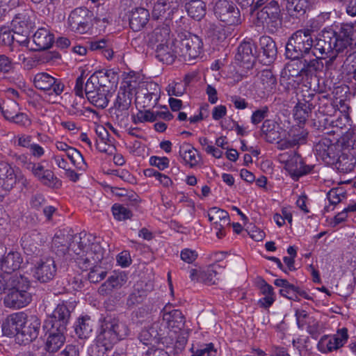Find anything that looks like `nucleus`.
<instances>
[{
    "mask_svg": "<svg viewBox=\"0 0 356 356\" xmlns=\"http://www.w3.org/2000/svg\"><path fill=\"white\" fill-rule=\"evenodd\" d=\"M163 321H165V324L168 325V328L175 333L181 332L183 335L181 338V341L183 343L186 342L190 329L185 327V317L180 310L174 309L171 312L164 313Z\"/></svg>",
    "mask_w": 356,
    "mask_h": 356,
    "instance_id": "2eb2a0df",
    "label": "nucleus"
},
{
    "mask_svg": "<svg viewBox=\"0 0 356 356\" xmlns=\"http://www.w3.org/2000/svg\"><path fill=\"white\" fill-rule=\"evenodd\" d=\"M153 112L146 111L145 112L140 111L136 116L134 117V122L138 124L144 122H154Z\"/></svg>",
    "mask_w": 356,
    "mask_h": 356,
    "instance_id": "0e129e2a",
    "label": "nucleus"
},
{
    "mask_svg": "<svg viewBox=\"0 0 356 356\" xmlns=\"http://www.w3.org/2000/svg\"><path fill=\"white\" fill-rule=\"evenodd\" d=\"M216 17L227 25H237L241 23V15L236 5L227 0H218L213 6Z\"/></svg>",
    "mask_w": 356,
    "mask_h": 356,
    "instance_id": "6e6552de",
    "label": "nucleus"
},
{
    "mask_svg": "<svg viewBox=\"0 0 356 356\" xmlns=\"http://www.w3.org/2000/svg\"><path fill=\"white\" fill-rule=\"evenodd\" d=\"M333 50L334 54L338 55L352 44V29L350 27H341L339 33L334 31Z\"/></svg>",
    "mask_w": 356,
    "mask_h": 356,
    "instance_id": "5701e85b",
    "label": "nucleus"
},
{
    "mask_svg": "<svg viewBox=\"0 0 356 356\" xmlns=\"http://www.w3.org/2000/svg\"><path fill=\"white\" fill-rule=\"evenodd\" d=\"M314 32L312 27H306L295 31L289 37L286 45V57L296 60L312 54Z\"/></svg>",
    "mask_w": 356,
    "mask_h": 356,
    "instance_id": "7ed1b4c3",
    "label": "nucleus"
},
{
    "mask_svg": "<svg viewBox=\"0 0 356 356\" xmlns=\"http://www.w3.org/2000/svg\"><path fill=\"white\" fill-rule=\"evenodd\" d=\"M132 92L125 88L118 91L114 106L110 109L112 118L118 122H122L129 116L128 110L131 104Z\"/></svg>",
    "mask_w": 356,
    "mask_h": 356,
    "instance_id": "1a4fd4ad",
    "label": "nucleus"
},
{
    "mask_svg": "<svg viewBox=\"0 0 356 356\" xmlns=\"http://www.w3.org/2000/svg\"><path fill=\"white\" fill-rule=\"evenodd\" d=\"M156 56L158 59L168 65L172 64L175 58L179 56L176 44V40L169 43L157 44L156 49Z\"/></svg>",
    "mask_w": 356,
    "mask_h": 356,
    "instance_id": "b1692460",
    "label": "nucleus"
},
{
    "mask_svg": "<svg viewBox=\"0 0 356 356\" xmlns=\"http://www.w3.org/2000/svg\"><path fill=\"white\" fill-rule=\"evenodd\" d=\"M159 323H153L149 328L143 329L139 334L140 341L145 345H151L154 347L159 341V335L162 334L158 331Z\"/></svg>",
    "mask_w": 356,
    "mask_h": 356,
    "instance_id": "2f4dec72",
    "label": "nucleus"
},
{
    "mask_svg": "<svg viewBox=\"0 0 356 356\" xmlns=\"http://www.w3.org/2000/svg\"><path fill=\"white\" fill-rule=\"evenodd\" d=\"M15 38L12 31L6 27L0 28V43L4 45H10L13 43Z\"/></svg>",
    "mask_w": 356,
    "mask_h": 356,
    "instance_id": "052dcab7",
    "label": "nucleus"
},
{
    "mask_svg": "<svg viewBox=\"0 0 356 356\" xmlns=\"http://www.w3.org/2000/svg\"><path fill=\"white\" fill-rule=\"evenodd\" d=\"M90 11L86 8H77L70 15L69 25L72 31L83 33L89 29Z\"/></svg>",
    "mask_w": 356,
    "mask_h": 356,
    "instance_id": "a211bd4d",
    "label": "nucleus"
},
{
    "mask_svg": "<svg viewBox=\"0 0 356 356\" xmlns=\"http://www.w3.org/2000/svg\"><path fill=\"white\" fill-rule=\"evenodd\" d=\"M83 98L79 97L73 101L72 104L68 109L69 113L71 115L76 116L85 115V113L87 111L91 112V109L86 108L83 106Z\"/></svg>",
    "mask_w": 356,
    "mask_h": 356,
    "instance_id": "4d7b16f0",
    "label": "nucleus"
},
{
    "mask_svg": "<svg viewBox=\"0 0 356 356\" xmlns=\"http://www.w3.org/2000/svg\"><path fill=\"white\" fill-rule=\"evenodd\" d=\"M260 44L264 56L268 59V62L272 61L277 55L275 42L270 37L266 36L260 39Z\"/></svg>",
    "mask_w": 356,
    "mask_h": 356,
    "instance_id": "09e8293b",
    "label": "nucleus"
},
{
    "mask_svg": "<svg viewBox=\"0 0 356 356\" xmlns=\"http://www.w3.org/2000/svg\"><path fill=\"white\" fill-rule=\"evenodd\" d=\"M272 127H274L272 121L266 120L264 122L261 129V133L265 135V140L270 143H273L276 140L275 137H271V134H276V131H274Z\"/></svg>",
    "mask_w": 356,
    "mask_h": 356,
    "instance_id": "bf43d9fd",
    "label": "nucleus"
},
{
    "mask_svg": "<svg viewBox=\"0 0 356 356\" xmlns=\"http://www.w3.org/2000/svg\"><path fill=\"white\" fill-rule=\"evenodd\" d=\"M114 289L122 286L127 281V276L124 272H113L108 278Z\"/></svg>",
    "mask_w": 356,
    "mask_h": 356,
    "instance_id": "13d9d810",
    "label": "nucleus"
},
{
    "mask_svg": "<svg viewBox=\"0 0 356 356\" xmlns=\"http://www.w3.org/2000/svg\"><path fill=\"white\" fill-rule=\"evenodd\" d=\"M74 308V306L72 302H62L58 304L51 316V327H58L60 331H65Z\"/></svg>",
    "mask_w": 356,
    "mask_h": 356,
    "instance_id": "dca6fc26",
    "label": "nucleus"
},
{
    "mask_svg": "<svg viewBox=\"0 0 356 356\" xmlns=\"http://www.w3.org/2000/svg\"><path fill=\"white\" fill-rule=\"evenodd\" d=\"M11 26L12 31L18 37L16 40L19 42L26 41L35 26L33 13L26 10L17 14L12 20Z\"/></svg>",
    "mask_w": 356,
    "mask_h": 356,
    "instance_id": "423d86ee",
    "label": "nucleus"
},
{
    "mask_svg": "<svg viewBox=\"0 0 356 356\" xmlns=\"http://www.w3.org/2000/svg\"><path fill=\"white\" fill-rule=\"evenodd\" d=\"M278 3L273 0L256 12L254 23L257 26H262L268 29L269 32L274 33L282 25Z\"/></svg>",
    "mask_w": 356,
    "mask_h": 356,
    "instance_id": "20e7f679",
    "label": "nucleus"
},
{
    "mask_svg": "<svg viewBox=\"0 0 356 356\" xmlns=\"http://www.w3.org/2000/svg\"><path fill=\"white\" fill-rule=\"evenodd\" d=\"M250 42H243L238 47L236 60L248 65H252L255 60L256 50Z\"/></svg>",
    "mask_w": 356,
    "mask_h": 356,
    "instance_id": "c756f323",
    "label": "nucleus"
},
{
    "mask_svg": "<svg viewBox=\"0 0 356 356\" xmlns=\"http://www.w3.org/2000/svg\"><path fill=\"white\" fill-rule=\"evenodd\" d=\"M33 40L38 50L47 49L52 45L54 36L46 29H39L33 35Z\"/></svg>",
    "mask_w": 356,
    "mask_h": 356,
    "instance_id": "473e14b6",
    "label": "nucleus"
},
{
    "mask_svg": "<svg viewBox=\"0 0 356 356\" xmlns=\"http://www.w3.org/2000/svg\"><path fill=\"white\" fill-rule=\"evenodd\" d=\"M321 58H316L310 60H304L302 67L297 74H291L293 76H299L302 74L305 75L312 74L320 71L323 67V63L321 61Z\"/></svg>",
    "mask_w": 356,
    "mask_h": 356,
    "instance_id": "37998d69",
    "label": "nucleus"
},
{
    "mask_svg": "<svg viewBox=\"0 0 356 356\" xmlns=\"http://www.w3.org/2000/svg\"><path fill=\"white\" fill-rule=\"evenodd\" d=\"M47 241L46 237L42 234L33 232L29 236H25L23 240L24 248H29L33 253H36L38 246L42 245Z\"/></svg>",
    "mask_w": 356,
    "mask_h": 356,
    "instance_id": "79ce46f5",
    "label": "nucleus"
},
{
    "mask_svg": "<svg viewBox=\"0 0 356 356\" xmlns=\"http://www.w3.org/2000/svg\"><path fill=\"white\" fill-rule=\"evenodd\" d=\"M6 280L7 289L27 291L30 287L29 279L17 273L13 275H6Z\"/></svg>",
    "mask_w": 356,
    "mask_h": 356,
    "instance_id": "4c0bfd02",
    "label": "nucleus"
},
{
    "mask_svg": "<svg viewBox=\"0 0 356 356\" xmlns=\"http://www.w3.org/2000/svg\"><path fill=\"white\" fill-rule=\"evenodd\" d=\"M346 197V191L343 188H334L327 193V197L332 205H337Z\"/></svg>",
    "mask_w": 356,
    "mask_h": 356,
    "instance_id": "864d4df0",
    "label": "nucleus"
},
{
    "mask_svg": "<svg viewBox=\"0 0 356 356\" xmlns=\"http://www.w3.org/2000/svg\"><path fill=\"white\" fill-rule=\"evenodd\" d=\"M181 259L188 263L192 264L197 258V253L195 250L186 248L181 252Z\"/></svg>",
    "mask_w": 356,
    "mask_h": 356,
    "instance_id": "774afa93",
    "label": "nucleus"
},
{
    "mask_svg": "<svg viewBox=\"0 0 356 356\" xmlns=\"http://www.w3.org/2000/svg\"><path fill=\"white\" fill-rule=\"evenodd\" d=\"M81 237V235H73L65 231H58L52 239L51 249L58 257L69 255L74 257L72 251V245L76 243V238Z\"/></svg>",
    "mask_w": 356,
    "mask_h": 356,
    "instance_id": "9d476101",
    "label": "nucleus"
},
{
    "mask_svg": "<svg viewBox=\"0 0 356 356\" xmlns=\"http://www.w3.org/2000/svg\"><path fill=\"white\" fill-rule=\"evenodd\" d=\"M334 31L332 29H324L319 33L313 40L312 54L316 58H325V56L334 52L333 50Z\"/></svg>",
    "mask_w": 356,
    "mask_h": 356,
    "instance_id": "9b49d317",
    "label": "nucleus"
},
{
    "mask_svg": "<svg viewBox=\"0 0 356 356\" xmlns=\"http://www.w3.org/2000/svg\"><path fill=\"white\" fill-rule=\"evenodd\" d=\"M268 111L269 110L267 106H264L254 111L251 117L252 123L254 124H257L261 122L265 118L267 117Z\"/></svg>",
    "mask_w": 356,
    "mask_h": 356,
    "instance_id": "e2e57ef3",
    "label": "nucleus"
},
{
    "mask_svg": "<svg viewBox=\"0 0 356 356\" xmlns=\"http://www.w3.org/2000/svg\"><path fill=\"white\" fill-rule=\"evenodd\" d=\"M188 15L197 21L206 15V4L202 0H191L186 4Z\"/></svg>",
    "mask_w": 356,
    "mask_h": 356,
    "instance_id": "ea45409f",
    "label": "nucleus"
},
{
    "mask_svg": "<svg viewBox=\"0 0 356 356\" xmlns=\"http://www.w3.org/2000/svg\"><path fill=\"white\" fill-rule=\"evenodd\" d=\"M348 330L345 327L337 331V334L324 335L318 343V349L323 353H327L342 347L348 341Z\"/></svg>",
    "mask_w": 356,
    "mask_h": 356,
    "instance_id": "f8f14e48",
    "label": "nucleus"
},
{
    "mask_svg": "<svg viewBox=\"0 0 356 356\" xmlns=\"http://www.w3.org/2000/svg\"><path fill=\"white\" fill-rule=\"evenodd\" d=\"M172 40L170 38V30L168 26L156 28L149 38L150 42L154 44L169 43Z\"/></svg>",
    "mask_w": 356,
    "mask_h": 356,
    "instance_id": "c03bdc74",
    "label": "nucleus"
},
{
    "mask_svg": "<svg viewBox=\"0 0 356 356\" xmlns=\"http://www.w3.org/2000/svg\"><path fill=\"white\" fill-rule=\"evenodd\" d=\"M259 87L263 90L264 95L270 94L276 87L277 79L270 70H264L259 74Z\"/></svg>",
    "mask_w": 356,
    "mask_h": 356,
    "instance_id": "72a5a7b5",
    "label": "nucleus"
},
{
    "mask_svg": "<svg viewBox=\"0 0 356 356\" xmlns=\"http://www.w3.org/2000/svg\"><path fill=\"white\" fill-rule=\"evenodd\" d=\"M55 145L58 150L66 153V156L76 168L81 170L86 168L83 156L76 149L62 141H56Z\"/></svg>",
    "mask_w": 356,
    "mask_h": 356,
    "instance_id": "393cba45",
    "label": "nucleus"
},
{
    "mask_svg": "<svg viewBox=\"0 0 356 356\" xmlns=\"http://www.w3.org/2000/svg\"><path fill=\"white\" fill-rule=\"evenodd\" d=\"M177 53L186 62H191L197 58L202 51V39L191 33H181L176 39Z\"/></svg>",
    "mask_w": 356,
    "mask_h": 356,
    "instance_id": "39448f33",
    "label": "nucleus"
},
{
    "mask_svg": "<svg viewBox=\"0 0 356 356\" xmlns=\"http://www.w3.org/2000/svg\"><path fill=\"white\" fill-rule=\"evenodd\" d=\"M22 263V258L19 252L10 251L3 255L0 259V268L4 275H10L12 272L19 269Z\"/></svg>",
    "mask_w": 356,
    "mask_h": 356,
    "instance_id": "a878e982",
    "label": "nucleus"
},
{
    "mask_svg": "<svg viewBox=\"0 0 356 356\" xmlns=\"http://www.w3.org/2000/svg\"><path fill=\"white\" fill-rule=\"evenodd\" d=\"M308 7L307 0H286V8L289 15L296 18L303 16Z\"/></svg>",
    "mask_w": 356,
    "mask_h": 356,
    "instance_id": "58836bf2",
    "label": "nucleus"
},
{
    "mask_svg": "<svg viewBox=\"0 0 356 356\" xmlns=\"http://www.w3.org/2000/svg\"><path fill=\"white\" fill-rule=\"evenodd\" d=\"M180 0H156L152 11V17L159 19L167 14L170 17L177 10Z\"/></svg>",
    "mask_w": 356,
    "mask_h": 356,
    "instance_id": "4be33fe9",
    "label": "nucleus"
},
{
    "mask_svg": "<svg viewBox=\"0 0 356 356\" xmlns=\"http://www.w3.org/2000/svg\"><path fill=\"white\" fill-rule=\"evenodd\" d=\"M113 343L109 340L100 339V333L97 337V341L92 347V356H106V353L112 346Z\"/></svg>",
    "mask_w": 356,
    "mask_h": 356,
    "instance_id": "3c124183",
    "label": "nucleus"
},
{
    "mask_svg": "<svg viewBox=\"0 0 356 356\" xmlns=\"http://www.w3.org/2000/svg\"><path fill=\"white\" fill-rule=\"evenodd\" d=\"M7 289L8 291L3 298V304L6 307L20 309L29 304L32 300L31 294L28 291Z\"/></svg>",
    "mask_w": 356,
    "mask_h": 356,
    "instance_id": "6ab92c4d",
    "label": "nucleus"
},
{
    "mask_svg": "<svg viewBox=\"0 0 356 356\" xmlns=\"http://www.w3.org/2000/svg\"><path fill=\"white\" fill-rule=\"evenodd\" d=\"M26 169L30 170L33 176L42 184L52 188H58L62 186V181L56 177L54 172L44 169L39 163H26Z\"/></svg>",
    "mask_w": 356,
    "mask_h": 356,
    "instance_id": "ddd939ff",
    "label": "nucleus"
},
{
    "mask_svg": "<svg viewBox=\"0 0 356 356\" xmlns=\"http://www.w3.org/2000/svg\"><path fill=\"white\" fill-rule=\"evenodd\" d=\"M179 155L183 158L186 163L191 167H193L197 164L196 158L197 150L188 143H184L180 146Z\"/></svg>",
    "mask_w": 356,
    "mask_h": 356,
    "instance_id": "de8ad7c7",
    "label": "nucleus"
},
{
    "mask_svg": "<svg viewBox=\"0 0 356 356\" xmlns=\"http://www.w3.org/2000/svg\"><path fill=\"white\" fill-rule=\"evenodd\" d=\"M307 329L308 332L313 337H317L320 333L321 326L318 321L313 316H310V318H308Z\"/></svg>",
    "mask_w": 356,
    "mask_h": 356,
    "instance_id": "338daca9",
    "label": "nucleus"
},
{
    "mask_svg": "<svg viewBox=\"0 0 356 356\" xmlns=\"http://www.w3.org/2000/svg\"><path fill=\"white\" fill-rule=\"evenodd\" d=\"M56 273V266L52 257H47L37 261L34 268L35 278L42 283L51 280Z\"/></svg>",
    "mask_w": 356,
    "mask_h": 356,
    "instance_id": "f3484780",
    "label": "nucleus"
},
{
    "mask_svg": "<svg viewBox=\"0 0 356 356\" xmlns=\"http://www.w3.org/2000/svg\"><path fill=\"white\" fill-rule=\"evenodd\" d=\"M89 269L90 271L88 275V278L92 283H98L106 276L107 272L97 265L89 268Z\"/></svg>",
    "mask_w": 356,
    "mask_h": 356,
    "instance_id": "6e6d98bb",
    "label": "nucleus"
},
{
    "mask_svg": "<svg viewBox=\"0 0 356 356\" xmlns=\"http://www.w3.org/2000/svg\"><path fill=\"white\" fill-rule=\"evenodd\" d=\"M89 242L86 234H84L83 236L76 237V243L72 245V251L74 254L73 259L83 270L98 265L104 259L105 254L104 249L99 243L90 244Z\"/></svg>",
    "mask_w": 356,
    "mask_h": 356,
    "instance_id": "f03ea898",
    "label": "nucleus"
},
{
    "mask_svg": "<svg viewBox=\"0 0 356 356\" xmlns=\"http://www.w3.org/2000/svg\"><path fill=\"white\" fill-rule=\"evenodd\" d=\"M149 17L148 10L143 8H138L132 10L129 18L131 29L134 31L140 30L147 23Z\"/></svg>",
    "mask_w": 356,
    "mask_h": 356,
    "instance_id": "7c9ffc66",
    "label": "nucleus"
},
{
    "mask_svg": "<svg viewBox=\"0 0 356 356\" xmlns=\"http://www.w3.org/2000/svg\"><path fill=\"white\" fill-rule=\"evenodd\" d=\"M3 175L0 179V198L3 197L14 187L17 182L16 174L9 165L6 166Z\"/></svg>",
    "mask_w": 356,
    "mask_h": 356,
    "instance_id": "c85d7f7f",
    "label": "nucleus"
},
{
    "mask_svg": "<svg viewBox=\"0 0 356 356\" xmlns=\"http://www.w3.org/2000/svg\"><path fill=\"white\" fill-rule=\"evenodd\" d=\"M285 168L293 179H298L300 177L310 172L312 166L305 165L301 156L293 153L291 158L286 161Z\"/></svg>",
    "mask_w": 356,
    "mask_h": 356,
    "instance_id": "412c9836",
    "label": "nucleus"
},
{
    "mask_svg": "<svg viewBox=\"0 0 356 356\" xmlns=\"http://www.w3.org/2000/svg\"><path fill=\"white\" fill-rule=\"evenodd\" d=\"M108 92L109 90L105 88H98L96 92L89 95L88 101L95 106L104 108L108 104Z\"/></svg>",
    "mask_w": 356,
    "mask_h": 356,
    "instance_id": "a18cd8bd",
    "label": "nucleus"
},
{
    "mask_svg": "<svg viewBox=\"0 0 356 356\" xmlns=\"http://www.w3.org/2000/svg\"><path fill=\"white\" fill-rule=\"evenodd\" d=\"M115 74L111 70H102L91 75V81L96 82L99 88L109 90L110 85L115 83Z\"/></svg>",
    "mask_w": 356,
    "mask_h": 356,
    "instance_id": "c9c22d12",
    "label": "nucleus"
},
{
    "mask_svg": "<svg viewBox=\"0 0 356 356\" xmlns=\"http://www.w3.org/2000/svg\"><path fill=\"white\" fill-rule=\"evenodd\" d=\"M289 135L292 137V143L296 145L306 142L308 131L303 127L297 126L291 129Z\"/></svg>",
    "mask_w": 356,
    "mask_h": 356,
    "instance_id": "603ef678",
    "label": "nucleus"
},
{
    "mask_svg": "<svg viewBox=\"0 0 356 356\" xmlns=\"http://www.w3.org/2000/svg\"><path fill=\"white\" fill-rule=\"evenodd\" d=\"M216 354V350L214 348L213 343H209L193 352L191 356H215Z\"/></svg>",
    "mask_w": 356,
    "mask_h": 356,
    "instance_id": "680f3d73",
    "label": "nucleus"
},
{
    "mask_svg": "<svg viewBox=\"0 0 356 356\" xmlns=\"http://www.w3.org/2000/svg\"><path fill=\"white\" fill-rule=\"evenodd\" d=\"M33 83L36 88L48 91L50 95H59L63 92L64 88V85L60 81L46 72L35 74Z\"/></svg>",
    "mask_w": 356,
    "mask_h": 356,
    "instance_id": "4468645a",
    "label": "nucleus"
},
{
    "mask_svg": "<svg viewBox=\"0 0 356 356\" xmlns=\"http://www.w3.org/2000/svg\"><path fill=\"white\" fill-rule=\"evenodd\" d=\"M0 109L3 117L9 121L19 111L18 103L10 98L8 99L0 106Z\"/></svg>",
    "mask_w": 356,
    "mask_h": 356,
    "instance_id": "8fccbe9b",
    "label": "nucleus"
},
{
    "mask_svg": "<svg viewBox=\"0 0 356 356\" xmlns=\"http://www.w3.org/2000/svg\"><path fill=\"white\" fill-rule=\"evenodd\" d=\"M159 86L154 82L147 83L145 87L140 88L139 94L143 95L145 99L144 106H149L156 104L159 97Z\"/></svg>",
    "mask_w": 356,
    "mask_h": 356,
    "instance_id": "f704fd0d",
    "label": "nucleus"
},
{
    "mask_svg": "<svg viewBox=\"0 0 356 356\" xmlns=\"http://www.w3.org/2000/svg\"><path fill=\"white\" fill-rule=\"evenodd\" d=\"M334 159H336L333 165H335L336 168L339 171L348 173L353 170L356 160L353 155L346 154L339 155L338 153H337Z\"/></svg>",
    "mask_w": 356,
    "mask_h": 356,
    "instance_id": "e433bc0d",
    "label": "nucleus"
},
{
    "mask_svg": "<svg viewBox=\"0 0 356 356\" xmlns=\"http://www.w3.org/2000/svg\"><path fill=\"white\" fill-rule=\"evenodd\" d=\"M64 332L65 331H60L58 327H51L46 341V350L48 352H57L63 346L65 341Z\"/></svg>",
    "mask_w": 356,
    "mask_h": 356,
    "instance_id": "cd10ccee",
    "label": "nucleus"
},
{
    "mask_svg": "<svg viewBox=\"0 0 356 356\" xmlns=\"http://www.w3.org/2000/svg\"><path fill=\"white\" fill-rule=\"evenodd\" d=\"M208 218L215 229H225L230 223L228 213L216 207H213L209 210Z\"/></svg>",
    "mask_w": 356,
    "mask_h": 356,
    "instance_id": "bb28decb",
    "label": "nucleus"
},
{
    "mask_svg": "<svg viewBox=\"0 0 356 356\" xmlns=\"http://www.w3.org/2000/svg\"><path fill=\"white\" fill-rule=\"evenodd\" d=\"M314 108L312 103L299 102L294 108V118L300 123H304L309 118Z\"/></svg>",
    "mask_w": 356,
    "mask_h": 356,
    "instance_id": "49530a36",
    "label": "nucleus"
},
{
    "mask_svg": "<svg viewBox=\"0 0 356 356\" xmlns=\"http://www.w3.org/2000/svg\"><path fill=\"white\" fill-rule=\"evenodd\" d=\"M40 326L41 320L38 316L19 312L7 316L2 330L5 334L15 336L19 344L26 345L38 337Z\"/></svg>",
    "mask_w": 356,
    "mask_h": 356,
    "instance_id": "f257e3e1",
    "label": "nucleus"
},
{
    "mask_svg": "<svg viewBox=\"0 0 356 356\" xmlns=\"http://www.w3.org/2000/svg\"><path fill=\"white\" fill-rule=\"evenodd\" d=\"M127 325L118 319L104 320L101 325L100 339H106L113 344L129 334Z\"/></svg>",
    "mask_w": 356,
    "mask_h": 356,
    "instance_id": "0eeeda50",
    "label": "nucleus"
},
{
    "mask_svg": "<svg viewBox=\"0 0 356 356\" xmlns=\"http://www.w3.org/2000/svg\"><path fill=\"white\" fill-rule=\"evenodd\" d=\"M315 149L318 156L326 164L333 165L336 159L337 147L330 138H324L319 140L315 145Z\"/></svg>",
    "mask_w": 356,
    "mask_h": 356,
    "instance_id": "aec40b11",
    "label": "nucleus"
},
{
    "mask_svg": "<svg viewBox=\"0 0 356 356\" xmlns=\"http://www.w3.org/2000/svg\"><path fill=\"white\" fill-rule=\"evenodd\" d=\"M112 212L114 218L118 220H125L131 218L132 216L131 211L126 207L120 204L113 205Z\"/></svg>",
    "mask_w": 356,
    "mask_h": 356,
    "instance_id": "5fc2aeb1",
    "label": "nucleus"
},
{
    "mask_svg": "<svg viewBox=\"0 0 356 356\" xmlns=\"http://www.w3.org/2000/svg\"><path fill=\"white\" fill-rule=\"evenodd\" d=\"M93 323L88 316L78 318L75 325V332L80 339L89 337L92 331Z\"/></svg>",
    "mask_w": 356,
    "mask_h": 356,
    "instance_id": "a19ab883",
    "label": "nucleus"
},
{
    "mask_svg": "<svg viewBox=\"0 0 356 356\" xmlns=\"http://www.w3.org/2000/svg\"><path fill=\"white\" fill-rule=\"evenodd\" d=\"M152 165L157 167L160 170H163L169 165V159L167 157L152 156L149 159Z\"/></svg>",
    "mask_w": 356,
    "mask_h": 356,
    "instance_id": "69168bd1",
    "label": "nucleus"
}]
</instances>
